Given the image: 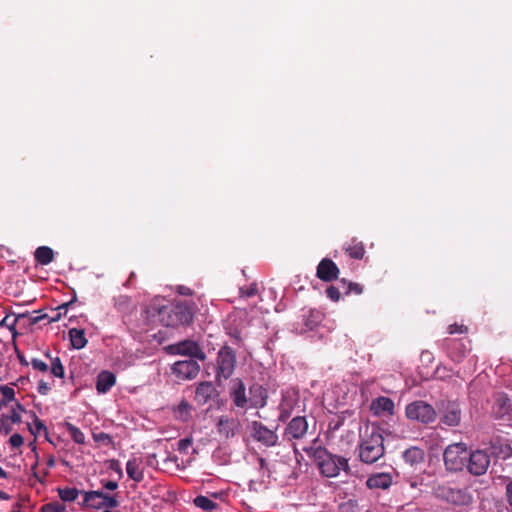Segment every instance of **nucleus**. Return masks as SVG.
I'll return each instance as SVG.
<instances>
[{
  "mask_svg": "<svg viewBox=\"0 0 512 512\" xmlns=\"http://www.w3.org/2000/svg\"><path fill=\"white\" fill-rule=\"evenodd\" d=\"M75 301H76V297H74V298H73L72 300H70L69 302H66V303H63V304L59 305V306L57 307V309H56V310H57V311H59V312H62V315H63V314L65 315V314H66V312H67L68 307H69L70 305H72Z\"/></svg>",
  "mask_w": 512,
  "mask_h": 512,
  "instance_id": "55",
  "label": "nucleus"
},
{
  "mask_svg": "<svg viewBox=\"0 0 512 512\" xmlns=\"http://www.w3.org/2000/svg\"><path fill=\"white\" fill-rule=\"evenodd\" d=\"M433 494L437 499L456 506L468 505L472 501L467 488H460L449 482L434 486Z\"/></svg>",
  "mask_w": 512,
  "mask_h": 512,
  "instance_id": "4",
  "label": "nucleus"
},
{
  "mask_svg": "<svg viewBox=\"0 0 512 512\" xmlns=\"http://www.w3.org/2000/svg\"><path fill=\"white\" fill-rule=\"evenodd\" d=\"M0 392L3 395V402H4V404L14 400V398H15V391H14V389L9 387V386H7V385L0 386Z\"/></svg>",
  "mask_w": 512,
  "mask_h": 512,
  "instance_id": "42",
  "label": "nucleus"
},
{
  "mask_svg": "<svg viewBox=\"0 0 512 512\" xmlns=\"http://www.w3.org/2000/svg\"><path fill=\"white\" fill-rule=\"evenodd\" d=\"M51 373L55 377L63 378L64 377V367L61 363V360L59 357H56L52 359L51 361Z\"/></svg>",
  "mask_w": 512,
  "mask_h": 512,
  "instance_id": "38",
  "label": "nucleus"
},
{
  "mask_svg": "<svg viewBox=\"0 0 512 512\" xmlns=\"http://www.w3.org/2000/svg\"><path fill=\"white\" fill-rule=\"evenodd\" d=\"M405 415L408 419L418 421L422 424H430L437 419V413L434 407L422 400L409 403L405 408Z\"/></svg>",
  "mask_w": 512,
  "mask_h": 512,
  "instance_id": "7",
  "label": "nucleus"
},
{
  "mask_svg": "<svg viewBox=\"0 0 512 512\" xmlns=\"http://www.w3.org/2000/svg\"><path fill=\"white\" fill-rule=\"evenodd\" d=\"M30 363H31L33 369H35V370H39L41 372H46L48 370L47 363H45L44 361H42L38 358H33Z\"/></svg>",
  "mask_w": 512,
  "mask_h": 512,
  "instance_id": "47",
  "label": "nucleus"
},
{
  "mask_svg": "<svg viewBox=\"0 0 512 512\" xmlns=\"http://www.w3.org/2000/svg\"><path fill=\"white\" fill-rule=\"evenodd\" d=\"M469 449L465 443H453L446 447L443 453L444 465L448 471L459 472L467 465Z\"/></svg>",
  "mask_w": 512,
  "mask_h": 512,
  "instance_id": "5",
  "label": "nucleus"
},
{
  "mask_svg": "<svg viewBox=\"0 0 512 512\" xmlns=\"http://www.w3.org/2000/svg\"><path fill=\"white\" fill-rule=\"evenodd\" d=\"M304 450L314 458L320 473L327 478L338 476L341 470L346 473L350 471L348 459L330 453L325 447Z\"/></svg>",
  "mask_w": 512,
  "mask_h": 512,
  "instance_id": "1",
  "label": "nucleus"
},
{
  "mask_svg": "<svg viewBox=\"0 0 512 512\" xmlns=\"http://www.w3.org/2000/svg\"><path fill=\"white\" fill-rule=\"evenodd\" d=\"M493 414L496 418L508 417L510 419L512 414L511 401L508 396L504 393H499L495 397V403L493 406Z\"/></svg>",
  "mask_w": 512,
  "mask_h": 512,
  "instance_id": "21",
  "label": "nucleus"
},
{
  "mask_svg": "<svg viewBox=\"0 0 512 512\" xmlns=\"http://www.w3.org/2000/svg\"><path fill=\"white\" fill-rule=\"evenodd\" d=\"M33 423H34L35 431L31 429L32 433L39 434L41 431H44V432L47 431V428H46L45 424L43 423V421L40 420L36 415H34Z\"/></svg>",
  "mask_w": 512,
  "mask_h": 512,
  "instance_id": "49",
  "label": "nucleus"
},
{
  "mask_svg": "<svg viewBox=\"0 0 512 512\" xmlns=\"http://www.w3.org/2000/svg\"><path fill=\"white\" fill-rule=\"evenodd\" d=\"M192 443L193 440L190 437L180 439L177 443V450L182 454H187L188 449L191 447Z\"/></svg>",
  "mask_w": 512,
  "mask_h": 512,
  "instance_id": "43",
  "label": "nucleus"
},
{
  "mask_svg": "<svg viewBox=\"0 0 512 512\" xmlns=\"http://www.w3.org/2000/svg\"><path fill=\"white\" fill-rule=\"evenodd\" d=\"M506 496L509 505L512 506V481H510L506 486Z\"/></svg>",
  "mask_w": 512,
  "mask_h": 512,
  "instance_id": "58",
  "label": "nucleus"
},
{
  "mask_svg": "<svg viewBox=\"0 0 512 512\" xmlns=\"http://www.w3.org/2000/svg\"><path fill=\"white\" fill-rule=\"evenodd\" d=\"M68 334L73 348L79 350L86 346L87 339L83 329L72 328Z\"/></svg>",
  "mask_w": 512,
  "mask_h": 512,
  "instance_id": "28",
  "label": "nucleus"
},
{
  "mask_svg": "<svg viewBox=\"0 0 512 512\" xmlns=\"http://www.w3.org/2000/svg\"><path fill=\"white\" fill-rule=\"evenodd\" d=\"M257 293H258V288H257V284L256 283H252L246 289H244V288L240 289V294L242 296H245V297H248V298L255 296Z\"/></svg>",
  "mask_w": 512,
  "mask_h": 512,
  "instance_id": "45",
  "label": "nucleus"
},
{
  "mask_svg": "<svg viewBox=\"0 0 512 512\" xmlns=\"http://www.w3.org/2000/svg\"><path fill=\"white\" fill-rule=\"evenodd\" d=\"M102 482V485H103V488L107 489V490H110V491H114L118 488V483L116 481H101Z\"/></svg>",
  "mask_w": 512,
  "mask_h": 512,
  "instance_id": "53",
  "label": "nucleus"
},
{
  "mask_svg": "<svg viewBox=\"0 0 512 512\" xmlns=\"http://www.w3.org/2000/svg\"><path fill=\"white\" fill-rule=\"evenodd\" d=\"M172 371L179 379H194L200 371V365L194 359L177 361L173 364Z\"/></svg>",
  "mask_w": 512,
  "mask_h": 512,
  "instance_id": "15",
  "label": "nucleus"
},
{
  "mask_svg": "<svg viewBox=\"0 0 512 512\" xmlns=\"http://www.w3.org/2000/svg\"><path fill=\"white\" fill-rule=\"evenodd\" d=\"M126 472L129 476V478H131L135 482L139 483V482H142L144 479V473L139 468V461L136 458H132V459L128 460V462L126 464Z\"/></svg>",
  "mask_w": 512,
  "mask_h": 512,
  "instance_id": "29",
  "label": "nucleus"
},
{
  "mask_svg": "<svg viewBox=\"0 0 512 512\" xmlns=\"http://www.w3.org/2000/svg\"><path fill=\"white\" fill-rule=\"evenodd\" d=\"M190 411L191 405L186 401H182L175 410L177 416L182 420H186L188 418Z\"/></svg>",
  "mask_w": 512,
  "mask_h": 512,
  "instance_id": "39",
  "label": "nucleus"
},
{
  "mask_svg": "<svg viewBox=\"0 0 512 512\" xmlns=\"http://www.w3.org/2000/svg\"><path fill=\"white\" fill-rule=\"evenodd\" d=\"M9 498L10 496L6 492L0 490V500H8Z\"/></svg>",
  "mask_w": 512,
  "mask_h": 512,
  "instance_id": "63",
  "label": "nucleus"
},
{
  "mask_svg": "<svg viewBox=\"0 0 512 512\" xmlns=\"http://www.w3.org/2000/svg\"><path fill=\"white\" fill-rule=\"evenodd\" d=\"M193 503L196 507L206 511H212L218 508V504L216 502L203 495L195 497Z\"/></svg>",
  "mask_w": 512,
  "mask_h": 512,
  "instance_id": "33",
  "label": "nucleus"
},
{
  "mask_svg": "<svg viewBox=\"0 0 512 512\" xmlns=\"http://www.w3.org/2000/svg\"><path fill=\"white\" fill-rule=\"evenodd\" d=\"M236 355L229 346H223L217 354V370L215 379L219 383L221 379H228L234 372Z\"/></svg>",
  "mask_w": 512,
  "mask_h": 512,
  "instance_id": "8",
  "label": "nucleus"
},
{
  "mask_svg": "<svg viewBox=\"0 0 512 512\" xmlns=\"http://www.w3.org/2000/svg\"><path fill=\"white\" fill-rule=\"evenodd\" d=\"M114 307L122 314H129L133 310V303L131 297L127 295H119L114 297Z\"/></svg>",
  "mask_w": 512,
  "mask_h": 512,
  "instance_id": "30",
  "label": "nucleus"
},
{
  "mask_svg": "<svg viewBox=\"0 0 512 512\" xmlns=\"http://www.w3.org/2000/svg\"><path fill=\"white\" fill-rule=\"evenodd\" d=\"M75 301H76V297H74V298H73L72 300H70L69 302H66V303H63V304L59 305V306L57 307V309H56V310H57V311H59V312H62V315H63V314L65 315V314H66V312H67L68 307H69L70 305H72Z\"/></svg>",
  "mask_w": 512,
  "mask_h": 512,
  "instance_id": "54",
  "label": "nucleus"
},
{
  "mask_svg": "<svg viewBox=\"0 0 512 512\" xmlns=\"http://www.w3.org/2000/svg\"><path fill=\"white\" fill-rule=\"evenodd\" d=\"M116 383V376L114 373L104 370L101 371L96 380V390L98 393H107Z\"/></svg>",
  "mask_w": 512,
  "mask_h": 512,
  "instance_id": "24",
  "label": "nucleus"
},
{
  "mask_svg": "<svg viewBox=\"0 0 512 512\" xmlns=\"http://www.w3.org/2000/svg\"><path fill=\"white\" fill-rule=\"evenodd\" d=\"M18 358L22 365H25V366L29 365L28 361L25 359V357L23 355H18Z\"/></svg>",
  "mask_w": 512,
  "mask_h": 512,
  "instance_id": "62",
  "label": "nucleus"
},
{
  "mask_svg": "<svg viewBox=\"0 0 512 512\" xmlns=\"http://www.w3.org/2000/svg\"><path fill=\"white\" fill-rule=\"evenodd\" d=\"M241 422L238 418L222 415L218 418L216 428L218 434L224 439L235 437L241 431Z\"/></svg>",
  "mask_w": 512,
  "mask_h": 512,
  "instance_id": "13",
  "label": "nucleus"
},
{
  "mask_svg": "<svg viewBox=\"0 0 512 512\" xmlns=\"http://www.w3.org/2000/svg\"><path fill=\"white\" fill-rule=\"evenodd\" d=\"M83 509L116 508L119 506L117 494H109L100 490L82 491Z\"/></svg>",
  "mask_w": 512,
  "mask_h": 512,
  "instance_id": "6",
  "label": "nucleus"
},
{
  "mask_svg": "<svg viewBox=\"0 0 512 512\" xmlns=\"http://www.w3.org/2000/svg\"><path fill=\"white\" fill-rule=\"evenodd\" d=\"M44 319H49V315L47 314H41V315H38V316H35V317H32L30 319V323L31 324H37L39 323L40 321L44 320Z\"/></svg>",
  "mask_w": 512,
  "mask_h": 512,
  "instance_id": "59",
  "label": "nucleus"
},
{
  "mask_svg": "<svg viewBox=\"0 0 512 512\" xmlns=\"http://www.w3.org/2000/svg\"><path fill=\"white\" fill-rule=\"evenodd\" d=\"M7 476V472L0 466V478L5 479Z\"/></svg>",
  "mask_w": 512,
  "mask_h": 512,
  "instance_id": "64",
  "label": "nucleus"
},
{
  "mask_svg": "<svg viewBox=\"0 0 512 512\" xmlns=\"http://www.w3.org/2000/svg\"><path fill=\"white\" fill-rule=\"evenodd\" d=\"M344 252L355 260H362L366 254L365 245L357 238H352L343 245Z\"/></svg>",
  "mask_w": 512,
  "mask_h": 512,
  "instance_id": "22",
  "label": "nucleus"
},
{
  "mask_svg": "<svg viewBox=\"0 0 512 512\" xmlns=\"http://www.w3.org/2000/svg\"><path fill=\"white\" fill-rule=\"evenodd\" d=\"M467 342L462 339L445 338L442 346L454 362H461L468 350Z\"/></svg>",
  "mask_w": 512,
  "mask_h": 512,
  "instance_id": "16",
  "label": "nucleus"
},
{
  "mask_svg": "<svg viewBox=\"0 0 512 512\" xmlns=\"http://www.w3.org/2000/svg\"><path fill=\"white\" fill-rule=\"evenodd\" d=\"M62 312L57 311L53 316H49L48 323L57 322L61 319Z\"/></svg>",
  "mask_w": 512,
  "mask_h": 512,
  "instance_id": "60",
  "label": "nucleus"
},
{
  "mask_svg": "<svg viewBox=\"0 0 512 512\" xmlns=\"http://www.w3.org/2000/svg\"><path fill=\"white\" fill-rule=\"evenodd\" d=\"M384 438L382 429L372 426L365 430V436L359 447V457L362 462L372 464L378 461L384 454Z\"/></svg>",
  "mask_w": 512,
  "mask_h": 512,
  "instance_id": "3",
  "label": "nucleus"
},
{
  "mask_svg": "<svg viewBox=\"0 0 512 512\" xmlns=\"http://www.w3.org/2000/svg\"><path fill=\"white\" fill-rule=\"evenodd\" d=\"M251 435L256 441L267 447H273L278 442V435L276 432L269 429L259 421H253L251 423Z\"/></svg>",
  "mask_w": 512,
  "mask_h": 512,
  "instance_id": "12",
  "label": "nucleus"
},
{
  "mask_svg": "<svg viewBox=\"0 0 512 512\" xmlns=\"http://www.w3.org/2000/svg\"><path fill=\"white\" fill-rule=\"evenodd\" d=\"M58 496L60 499L64 502H72L75 501L81 491H79L77 488L73 487H65V488H58L57 489Z\"/></svg>",
  "mask_w": 512,
  "mask_h": 512,
  "instance_id": "34",
  "label": "nucleus"
},
{
  "mask_svg": "<svg viewBox=\"0 0 512 512\" xmlns=\"http://www.w3.org/2000/svg\"><path fill=\"white\" fill-rule=\"evenodd\" d=\"M170 354L173 355H184L190 357V359L204 360L206 355L200 346L193 340H184L176 344H171L167 347Z\"/></svg>",
  "mask_w": 512,
  "mask_h": 512,
  "instance_id": "10",
  "label": "nucleus"
},
{
  "mask_svg": "<svg viewBox=\"0 0 512 512\" xmlns=\"http://www.w3.org/2000/svg\"><path fill=\"white\" fill-rule=\"evenodd\" d=\"M440 421L450 427L458 426L461 421V409L459 404L456 402H448Z\"/></svg>",
  "mask_w": 512,
  "mask_h": 512,
  "instance_id": "20",
  "label": "nucleus"
},
{
  "mask_svg": "<svg viewBox=\"0 0 512 512\" xmlns=\"http://www.w3.org/2000/svg\"><path fill=\"white\" fill-rule=\"evenodd\" d=\"M338 266L329 258H323L316 271V276L324 282H332L338 279L339 276Z\"/></svg>",
  "mask_w": 512,
  "mask_h": 512,
  "instance_id": "18",
  "label": "nucleus"
},
{
  "mask_svg": "<svg viewBox=\"0 0 512 512\" xmlns=\"http://www.w3.org/2000/svg\"><path fill=\"white\" fill-rule=\"evenodd\" d=\"M35 261L40 265H48L54 260V251L48 246H40L34 252Z\"/></svg>",
  "mask_w": 512,
  "mask_h": 512,
  "instance_id": "27",
  "label": "nucleus"
},
{
  "mask_svg": "<svg viewBox=\"0 0 512 512\" xmlns=\"http://www.w3.org/2000/svg\"><path fill=\"white\" fill-rule=\"evenodd\" d=\"M50 390H51V387L46 381L40 380L38 382L37 391L39 394L47 395L50 392Z\"/></svg>",
  "mask_w": 512,
  "mask_h": 512,
  "instance_id": "51",
  "label": "nucleus"
},
{
  "mask_svg": "<svg viewBox=\"0 0 512 512\" xmlns=\"http://www.w3.org/2000/svg\"><path fill=\"white\" fill-rule=\"evenodd\" d=\"M293 407L294 405L291 400L283 399L279 405V421L286 422L292 414Z\"/></svg>",
  "mask_w": 512,
  "mask_h": 512,
  "instance_id": "35",
  "label": "nucleus"
},
{
  "mask_svg": "<svg viewBox=\"0 0 512 512\" xmlns=\"http://www.w3.org/2000/svg\"><path fill=\"white\" fill-rule=\"evenodd\" d=\"M194 318L193 303L179 301L158 310V320L166 327L177 328L189 325Z\"/></svg>",
  "mask_w": 512,
  "mask_h": 512,
  "instance_id": "2",
  "label": "nucleus"
},
{
  "mask_svg": "<svg viewBox=\"0 0 512 512\" xmlns=\"http://www.w3.org/2000/svg\"><path fill=\"white\" fill-rule=\"evenodd\" d=\"M322 319H323V313L321 311L316 310V309H311V310H309V313L306 316L305 326L309 330H313L320 324Z\"/></svg>",
  "mask_w": 512,
  "mask_h": 512,
  "instance_id": "32",
  "label": "nucleus"
},
{
  "mask_svg": "<svg viewBox=\"0 0 512 512\" xmlns=\"http://www.w3.org/2000/svg\"><path fill=\"white\" fill-rule=\"evenodd\" d=\"M267 390L258 383L249 387V408H263L267 404Z\"/></svg>",
  "mask_w": 512,
  "mask_h": 512,
  "instance_id": "19",
  "label": "nucleus"
},
{
  "mask_svg": "<svg viewBox=\"0 0 512 512\" xmlns=\"http://www.w3.org/2000/svg\"><path fill=\"white\" fill-rule=\"evenodd\" d=\"M342 293L343 291L339 284L338 286L330 285L326 289L327 297L334 302H338L340 300Z\"/></svg>",
  "mask_w": 512,
  "mask_h": 512,
  "instance_id": "37",
  "label": "nucleus"
},
{
  "mask_svg": "<svg viewBox=\"0 0 512 512\" xmlns=\"http://www.w3.org/2000/svg\"><path fill=\"white\" fill-rule=\"evenodd\" d=\"M395 405L391 398L380 396L373 399L371 402V410L376 415L387 413L389 415L394 414Z\"/></svg>",
  "mask_w": 512,
  "mask_h": 512,
  "instance_id": "23",
  "label": "nucleus"
},
{
  "mask_svg": "<svg viewBox=\"0 0 512 512\" xmlns=\"http://www.w3.org/2000/svg\"><path fill=\"white\" fill-rule=\"evenodd\" d=\"M339 285L342 288L344 295H350V294L360 295L363 293V290H364L363 286L361 284L348 281L345 278H342L339 280Z\"/></svg>",
  "mask_w": 512,
  "mask_h": 512,
  "instance_id": "31",
  "label": "nucleus"
},
{
  "mask_svg": "<svg viewBox=\"0 0 512 512\" xmlns=\"http://www.w3.org/2000/svg\"><path fill=\"white\" fill-rule=\"evenodd\" d=\"M24 316H25L24 314L19 315L18 317H14V316H11V315H6L0 321V326H5V327L9 328L10 330H13L15 328V325H16L18 319L22 318Z\"/></svg>",
  "mask_w": 512,
  "mask_h": 512,
  "instance_id": "41",
  "label": "nucleus"
},
{
  "mask_svg": "<svg viewBox=\"0 0 512 512\" xmlns=\"http://www.w3.org/2000/svg\"><path fill=\"white\" fill-rule=\"evenodd\" d=\"M41 512H66V507L58 502L48 503L41 507Z\"/></svg>",
  "mask_w": 512,
  "mask_h": 512,
  "instance_id": "40",
  "label": "nucleus"
},
{
  "mask_svg": "<svg viewBox=\"0 0 512 512\" xmlns=\"http://www.w3.org/2000/svg\"><path fill=\"white\" fill-rule=\"evenodd\" d=\"M308 432V422L304 416H296L291 419L284 430V439L289 441L302 439Z\"/></svg>",
  "mask_w": 512,
  "mask_h": 512,
  "instance_id": "14",
  "label": "nucleus"
},
{
  "mask_svg": "<svg viewBox=\"0 0 512 512\" xmlns=\"http://www.w3.org/2000/svg\"><path fill=\"white\" fill-rule=\"evenodd\" d=\"M490 466V455L485 450H469L467 458V471L474 476L484 475Z\"/></svg>",
  "mask_w": 512,
  "mask_h": 512,
  "instance_id": "9",
  "label": "nucleus"
},
{
  "mask_svg": "<svg viewBox=\"0 0 512 512\" xmlns=\"http://www.w3.org/2000/svg\"><path fill=\"white\" fill-rule=\"evenodd\" d=\"M468 328L465 325H458V324H451L448 326V333L449 334H465L467 333Z\"/></svg>",
  "mask_w": 512,
  "mask_h": 512,
  "instance_id": "48",
  "label": "nucleus"
},
{
  "mask_svg": "<svg viewBox=\"0 0 512 512\" xmlns=\"http://www.w3.org/2000/svg\"><path fill=\"white\" fill-rule=\"evenodd\" d=\"M37 465H38V460H36L35 464L31 468V470H32V477H34L38 482L43 483V478L41 477V475L36 470L37 469Z\"/></svg>",
  "mask_w": 512,
  "mask_h": 512,
  "instance_id": "56",
  "label": "nucleus"
},
{
  "mask_svg": "<svg viewBox=\"0 0 512 512\" xmlns=\"http://www.w3.org/2000/svg\"><path fill=\"white\" fill-rule=\"evenodd\" d=\"M93 438L96 442H101L107 446H110L113 444L112 437L105 432L95 433V434H93Z\"/></svg>",
  "mask_w": 512,
  "mask_h": 512,
  "instance_id": "44",
  "label": "nucleus"
},
{
  "mask_svg": "<svg viewBox=\"0 0 512 512\" xmlns=\"http://www.w3.org/2000/svg\"><path fill=\"white\" fill-rule=\"evenodd\" d=\"M219 397V392L211 381H204L198 384L195 390V401L198 405H206Z\"/></svg>",
  "mask_w": 512,
  "mask_h": 512,
  "instance_id": "17",
  "label": "nucleus"
},
{
  "mask_svg": "<svg viewBox=\"0 0 512 512\" xmlns=\"http://www.w3.org/2000/svg\"><path fill=\"white\" fill-rule=\"evenodd\" d=\"M391 484L392 477L388 473H377L371 475L366 481V485L370 489H387Z\"/></svg>",
  "mask_w": 512,
  "mask_h": 512,
  "instance_id": "25",
  "label": "nucleus"
},
{
  "mask_svg": "<svg viewBox=\"0 0 512 512\" xmlns=\"http://www.w3.org/2000/svg\"><path fill=\"white\" fill-rule=\"evenodd\" d=\"M66 428L74 442L77 444L85 443L84 433L78 427L71 423H66Z\"/></svg>",
  "mask_w": 512,
  "mask_h": 512,
  "instance_id": "36",
  "label": "nucleus"
},
{
  "mask_svg": "<svg viewBox=\"0 0 512 512\" xmlns=\"http://www.w3.org/2000/svg\"><path fill=\"white\" fill-rule=\"evenodd\" d=\"M177 291L181 295H185V296L192 295V290L189 287H186L183 285L178 286Z\"/></svg>",
  "mask_w": 512,
  "mask_h": 512,
  "instance_id": "57",
  "label": "nucleus"
},
{
  "mask_svg": "<svg viewBox=\"0 0 512 512\" xmlns=\"http://www.w3.org/2000/svg\"><path fill=\"white\" fill-rule=\"evenodd\" d=\"M229 396L235 407L239 409H249L246 386L240 378H234L230 381Z\"/></svg>",
  "mask_w": 512,
  "mask_h": 512,
  "instance_id": "11",
  "label": "nucleus"
},
{
  "mask_svg": "<svg viewBox=\"0 0 512 512\" xmlns=\"http://www.w3.org/2000/svg\"><path fill=\"white\" fill-rule=\"evenodd\" d=\"M2 416L3 417H8V421L11 422V423H20L21 422V416L15 410H12L9 415H4L3 414Z\"/></svg>",
  "mask_w": 512,
  "mask_h": 512,
  "instance_id": "52",
  "label": "nucleus"
},
{
  "mask_svg": "<svg viewBox=\"0 0 512 512\" xmlns=\"http://www.w3.org/2000/svg\"><path fill=\"white\" fill-rule=\"evenodd\" d=\"M23 442V437L18 433L13 434L9 439V443L13 448H19L23 445Z\"/></svg>",
  "mask_w": 512,
  "mask_h": 512,
  "instance_id": "50",
  "label": "nucleus"
},
{
  "mask_svg": "<svg viewBox=\"0 0 512 512\" xmlns=\"http://www.w3.org/2000/svg\"><path fill=\"white\" fill-rule=\"evenodd\" d=\"M47 466H48L49 468H52V467H54V466H55V458H54V456H52V455H51V456H49V458H48V460H47Z\"/></svg>",
  "mask_w": 512,
  "mask_h": 512,
  "instance_id": "61",
  "label": "nucleus"
},
{
  "mask_svg": "<svg viewBox=\"0 0 512 512\" xmlns=\"http://www.w3.org/2000/svg\"><path fill=\"white\" fill-rule=\"evenodd\" d=\"M424 458V450L416 446H411L403 452L404 461L411 467L422 463L424 461Z\"/></svg>",
  "mask_w": 512,
  "mask_h": 512,
  "instance_id": "26",
  "label": "nucleus"
},
{
  "mask_svg": "<svg viewBox=\"0 0 512 512\" xmlns=\"http://www.w3.org/2000/svg\"><path fill=\"white\" fill-rule=\"evenodd\" d=\"M12 431L11 422L8 421V417L1 416L0 418V432L8 435Z\"/></svg>",
  "mask_w": 512,
  "mask_h": 512,
  "instance_id": "46",
  "label": "nucleus"
}]
</instances>
